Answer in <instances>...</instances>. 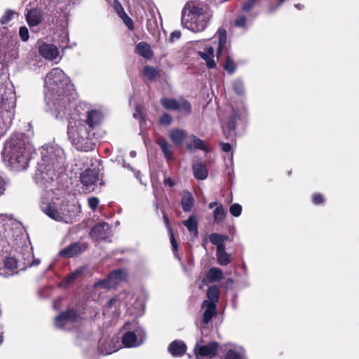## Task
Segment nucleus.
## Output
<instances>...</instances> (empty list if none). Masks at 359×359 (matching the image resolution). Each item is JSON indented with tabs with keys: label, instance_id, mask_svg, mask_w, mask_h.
Segmentation results:
<instances>
[{
	"label": "nucleus",
	"instance_id": "nucleus-1",
	"mask_svg": "<svg viewBox=\"0 0 359 359\" xmlns=\"http://www.w3.org/2000/svg\"><path fill=\"white\" fill-rule=\"evenodd\" d=\"M44 95L48 110L55 118L69 114L75 104L73 85L69 78L58 67L52 69L44 79Z\"/></svg>",
	"mask_w": 359,
	"mask_h": 359
},
{
	"label": "nucleus",
	"instance_id": "nucleus-2",
	"mask_svg": "<svg viewBox=\"0 0 359 359\" xmlns=\"http://www.w3.org/2000/svg\"><path fill=\"white\" fill-rule=\"evenodd\" d=\"M103 118L102 113L97 109L86 111L85 118L74 114L68 121L67 136L77 150L88 151L94 149L95 129Z\"/></svg>",
	"mask_w": 359,
	"mask_h": 359
},
{
	"label": "nucleus",
	"instance_id": "nucleus-3",
	"mask_svg": "<svg viewBox=\"0 0 359 359\" xmlns=\"http://www.w3.org/2000/svg\"><path fill=\"white\" fill-rule=\"evenodd\" d=\"M33 150L29 137L16 133L5 142L1 154L6 166L19 172L27 168Z\"/></svg>",
	"mask_w": 359,
	"mask_h": 359
},
{
	"label": "nucleus",
	"instance_id": "nucleus-4",
	"mask_svg": "<svg viewBox=\"0 0 359 359\" xmlns=\"http://www.w3.org/2000/svg\"><path fill=\"white\" fill-rule=\"evenodd\" d=\"M212 17V12L205 4L191 1L182 9V25L192 32H201L206 29Z\"/></svg>",
	"mask_w": 359,
	"mask_h": 359
},
{
	"label": "nucleus",
	"instance_id": "nucleus-5",
	"mask_svg": "<svg viewBox=\"0 0 359 359\" xmlns=\"http://www.w3.org/2000/svg\"><path fill=\"white\" fill-rule=\"evenodd\" d=\"M15 93L12 85L0 88V137L11 127L15 107Z\"/></svg>",
	"mask_w": 359,
	"mask_h": 359
},
{
	"label": "nucleus",
	"instance_id": "nucleus-6",
	"mask_svg": "<svg viewBox=\"0 0 359 359\" xmlns=\"http://www.w3.org/2000/svg\"><path fill=\"white\" fill-rule=\"evenodd\" d=\"M207 299L201 304L202 317L199 323V328L202 337L208 335L210 323L217 314L216 303L219 299V289L216 285L210 286L207 291Z\"/></svg>",
	"mask_w": 359,
	"mask_h": 359
},
{
	"label": "nucleus",
	"instance_id": "nucleus-7",
	"mask_svg": "<svg viewBox=\"0 0 359 359\" xmlns=\"http://www.w3.org/2000/svg\"><path fill=\"white\" fill-rule=\"evenodd\" d=\"M53 195L52 189L42 194L39 204L41 210L52 219L67 223V214L63 208L62 201L59 198H54Z\"/></svg>",
	"mask_w": 359,
	"mask_h": 359
},
{
	"label": "nucleus",
	"instance_id": "nucleus-8",
	"mask_svg": "<svg viewBox=\"0 0 359 359\" xmlns=\"http://www.w3.org/2000/svg\"><path fill=\"white\" fill-rule=\"evenodd\" d=\"M41 161L46 165L50 166L58 172L65 170V158L63 149L56 144L44 145L41 149Z\"/></svg>",
	"mask_w": 359,
	"mask_h": 359
},
{
	"label": "nucleus",
	"instance_id": "nucleus-9",
	"mask_svg": "<svg viewBox=\"0 0 359 359\" xmlns=\"http://www.w3.org/2000/svg\"><path fill=\"white\" fill-rule=\"evenodd\" d=\"M22 234L20 224L13 218L0 215V241L5 240L11 245Z\"/></svg>",
	"mask_w": 359,
	"mask_h": 359
},
{
	"label": "nucleus",
	"instance_id": "nucleus-10",
	"mask_svg": "<svg viewBox=\"0 0 359 359\" xmlns=\"http://www.w3.org/2000/svg\"><path fill=\"white\" fill-rule=\"evenodd\" d=\"M126 329L133 328V331H128L122 337V344L127 348L137 347L143 344L146 339L144 330L137 325L136 323H127L125 324Z\"/></svg>",
	"mask_w": 359,
	"mask_h": 359
},
{
	"label": "nucleus",
	"instance_id": "nucleus-11",
	"mask_svg": "<svg viewBox=\"0 0 359 359\" xmlns=\"http://www.w3.org/2000/svg\"><path fill=\"white\" fill-rule=\"evenodd\" d=\"M55 169L39 162L34 175V180L39 187L48 188L53 180L61 174Z\"/></svg>",
	"mask_w": 359,
	"mask_h": 359
},
{
	"label": "nucleus",
	"instance_id": "nucleus-12",
	"mask_svg": "<svg viewBox=\"0 0 359 359\" xmlns=\"http://www.w3.org/2000/svg\"><path fill=\"white\" fill-rule=\"evenodd\" d=\"M80 320V315L74 309H71L55 317V325L59 329L69 330L76 327Z\"/></svg>",
	"mask_w": 359,
	"mask_h": 359
},
{
	"label": "nucleus",
	"instance_id": "nucleus-13",
	"mask_svg": "<svg viewBox=\"0 0 359 359\" xmlns=\"http://www.w3.org/2000/svg\"><path fill=\"white\" fill-rule=\"evenodd\" d=\"M121 347L119 339L115 334L103 336L99 341L98 350L102 355H110Z\"/></svg>",
	"mask_w": 359,
	"mask_h": 359
},
{
	"label": "nucleus",
	"instance_id": "nucleus-14",
	"mask_svg": "<svg viewBox=\"0 0 359 359\" xmlns=\"http://www.w3.org/2000/svg\"><path fill=\"white\" fill-rule=\"evenodd\" d=\"M20 265V270L25 271L27 268L38 266L41 263L39 259L34 257L32 249L28 247L22 248L15 257Z\"/></svg>",
	"mask_w": 359,
	"mask_h": 359
},
{
	"label": "nucleus",
	"instance_id": "nucleus-15",
	"mask_svg": "<svg viewBox=\"0 0 359 359\" xmlns=\"http://www.w3.org/2000/svg\"><path fill=\"white\" fill-rule=\"evenodd\" d=\"M219 344L216 341H211L207 344H203L201 339L194 346V353L196 358L199 357H214L217 355Z\"/></svg>",
	"mask_w": 359,
	"mask_h": 359
},
{
	"label": "nucleus",
	"instance_id": "nucleus-16",
	"mask_svg": "<svg viewBox=\"0 0 359 359\" xmlns=\"http://www.w3.org/2000/svg\"><path fill=\"white\" fill-rule=\"evenodd\" d=\"M90 236L96 241H109L111 236L110 226L105 222L98 224L94 226L90 232Z\"/></svg>",
	"mask_w": 359,
	"mask_h": 359
},
{
	"label": "nucleus",
	"instance_id": "nucleus-17",
	"mask_svg": "<svg viewBox=\"0 0 359 359\" xmlns=\"http://www.w3.org/2000/svg\"><path fill=\"white\" fill-rule=\"evenodd\" d=\"M99 180V172L96 169H87L80 175V181L85 189H94L95 183Z\"/></svg>",
	"mask_w": 359,
	"mask_h": 359
},
{
	"label": "nucleus",
	"instance_id": "nucleus-18",
	"mask_svg": "<svg viewBox=\"0 0 359 359\" xmlns=\"http://www.w3.org/2000/svg\"><path fill=\"white\" fill-rule=\"evenodd\" d=\"M39 51L42 57L49 60H53L59 55L57 48L51 43H42L39 45Z\"/></svg>",
	"mask_w": 359,
	"mask_h": 359
},
{
	"label": "nucleus",
	"instance_id": "nucleus-19",
	"mask_svg": "<svg viewBox=\"0 0 359 359\" xmlns=\"http://www.w3.org/2000/svg\"><path fill=\"white\" fill-rule=\"evenodd\" d=\"M187 345L181 340L172 341L168 347V352L175 358L181 357L187 351Z\"/></svg>",
	"mask_w": 359,
	"mask_h": 359
},
{
	"label": "nucleus",
	"instance_id": "nucleus-20",
	"mask_svg": "<svg viewBox=\"0 0 359 359\" xmlns=\"http://www.w3.org/2000/svg\"><path fill=\"white\" fill-rule=\"evenodd\" d=\"M83 250L80 243H74L59 252V255L62 257H72L81 253Z\"/></svg>",
	"mask_w": 359,
	"mask_h": 359
},
{
	"label": "nucleus",
	"instance_id": "nucleus-21",
	"mask_svg": "<svg viewBox=\"0 0 359 359\" xmlns=\"http://www.w3.org/2000/svg\"><path fill=\"white\" fill-rule=\"evenodd\" d=\"M25 17L29 26L35 27L41 23L43 18V13L39 8H33L27 13Z\"/></svg>",
	"mask_w": 359,
	"mask_h": 359
},
{
	"label": "nucleus",
	"instance_id": "nucleus-22",
	"mask_svg": "<svg viewBox=\"0 0 359 359\" xmlns=\"http://www.w3.org/2000/svg\"><path fill=\"white\" fill-rule=\"evenodd\" d=\"M157 144L160 147L166 160L168 161H172L174 159L172 146L163 137L158 138Z\"/></svg>",
	"mask_w": 359,
	"mask_h": 359
},
{
	"label": "nucleus",
	"instance_id": "nucleus-23",
	"mask_svg": "<svg viewBox=\"0 0 359 359\" xmlns=\"http://www.w3.org/2000/svg\"><path fill=\"white\" fill-rule=\"evenodd\" d=\"M4 268L8 271L10 276L18 273L20 270L19 262L16 257H8L4 261Z\"/></svg>",
	"mask_w": 359,
	"mask_h": 359
},
{
	"label": "nucleus",
	"instance_id": "nucleus-24",
	"mask_svg": "<svg viewBox=\"0 0 359 359\" xmlns=\"http://www.w3.org/2000/svg\"><path fill=\"white\" fill-rule=\"evenodd\" d=\"M226 44V32L225 29L218 30V46L217 50V57L220 59L224 53H227Z\"/></svg>",
	"mask_w": 359,
	"mask_h": 359
},
{
	"label": "nucleus",
	"instance_id": "nucleus-25",
	"mask_svg": "<svg viewBox=\"0 0 359 359\" xmlns=\"http://www.w3.org/2000/svg\"><path fill=\"white\" fill-rule=\"evenodd\" d=\"M126 272L124 269H116L109 273L107 276L112 288L126 278Z\"/></svg>",
	"mask_w": 359,
	"mask_h": 359
},
{
	"label": "nucleus",
	"instance_id": "nucleus-26",
	"mask_svg": "<svg viewBox=\"0 0 359 359\" xmlns=\"http://www.w3.org/2000/svg\"><path fill=\"white\" fill-rule=\"evenodd\" d=\"M169 136L172 143L176 146H181L187 137V133L184 130L175 128L170 131Z\"/></svg>",
	"mask_w": 359,
	"mask_h": 359
},
{
	"label": "nucleus",
	"instance_id": "nucleus-27",
	"mask_svg": "<svg viewBox=\"0 0 359 359\" xmlns=\"http://www.w3.org/2000/svg\"><path fill=\"white\" fill-rule=\"evenodd\" d=\"M198 55L205 61L206 65L208 68L212 69L216 67V63L213 59L214 57V48L211 46L206 48L205 51H199Z\"/></svg>",
	"mask_w": 359,
	"mask_h": 359
},
{
	"label": "nucleus",
	"instance_id": "nucleus-28",
	"mask_svg": "<svg viewBox=\"0 0 359 359\" xmlns=\"http://www.w3.org/2000/svg\"><path fill=\"white\" fill-rule=\"evenodd\" d=\"M135 53L148 60L151 59L154 56L150 46L145 42H140L136 45Z\"/></svg>",
	"mask_w": 359,
	"mask_h": 359
},
{
	"label": "nucleus",
	"instance_id": "nucleus-29",
	"mask_svg": "<svg viewBox=\"0 0 359 359\" xmlns=\"http://www.w3.org/2000/svg\"><path fill=\"white\" fill-rule=\"evenodd\" d=\"M128 311L135 317L141 316L144 311V302L142 298L137 297L133 304L128 307Z\"/></svg>",
	"mask_w": 359,
	"mask_h": 359
},
{
	"label": "nucleus",
	"instance_id": "nucleus-30",
	"mask_svg": "<svg viewBox=\"0 0 359 359\" xmlns=\"http://www.w3.org/2000/svg\"><path fill=\"white\" fill-rule=\"evenodd\" d=\"M224 359H246L245 352L241 347H234L227 351Z\"/></svg>",
	"mask_w": 359,
	"mask_h": 359
},
{
	"label": "nucleus",
	"instance_id": "nucleus-31",
	"mask_svg": "<svg viewBox=\"0 0 359 359\" xmlns=\"http://www.w3.org/2000/svg\"><path fill=\"white\" fill-rule=\"evenodd\" d=\"M193 171L194 177L200 180H203L208 177V170L204 165L199 162L193 163Z\"/></svg>",
	"mask_w": 359,
	"mask_h": 359
},
{
	"label": "nucleus",
	"instance_id": "nucleus-32",
	"mask_svg": "<svg viewBox=\"0 0 359 359\" xmlns=\"http://www.w3.org/2000/svg\"><path fill=\"white\" fill-rule=\"evenodd\" d=\"M182 224L194 237L198 236V220L194 215H191L187 219L184 220Z\"/></svg>",
	"mask_w": 359,
	"mask_h": 359
},
{
	"label": "nucleus",
	"instance_id": "nucleus-33",
	"mask_svg": "<svg viewBox=\"0 0 359 359\" xmlns=\"http://www.w3.org/2000/svg\"><path fill=\"white\" fill-rule=\"evenodd\" d=\"M228 239V236L217 233H212L209 236L210 242L217 246V250L225 247L224 242Z\"/></svg>",
	"mask_w": 359,
	"mask_h": 359
},
{
	"label": "nucleus",
	"instance_id": "nucleus-34",
	"mask_svg": "<svg viewBox=\"0 0 359 359\" xmlns=\"http://www.w3.org/2000/svg\"><path fill=\"white\" fill-rule=\"evenodd\" d=\"M194 199L189 191H184L182 198V207L184 212L191 211L194 205Z\"/></svg>",
	"mask_w": 359,
	"mask_h": 359
},
{
	"label": "nucleus",
	"instance_id": "nucleus-35",
	"mask_svg": "<svg viewBox=\"0 0 359 359\" xmlns=\"http://www.w3.org/2000/svg\"><path fill=\"white\" fill-rule=\"evenodd\" d=\"M207 278L212 283L218 282L223 278V272L219 268L212 267L207 272Z\"/></svg>",
	"mask_w": 359,
	"mask_h": 359
},
{
	"label": "nucleus",
	"instance_id": "nucleus-36",
	"mask_svg": "<svg viewBox=\"0 0 359 359\" xmlns=\"http://www.w3.org/2000/svg\"><path fill=\"white\" fill-rule=\"evenodd\" d=\"M216 256L217 259V263L221 266H226L231 262L229 255L225 251V247L217 250Z\"/></svg>",
	"mask_w": 359,
	"mask_h": 359
},
{
	"label": "nucleus",
	"instance_id": "nucleus-37",
	"mask_svg": "<svg viewBox=\"0 0 359 359\" xmlns=\"http://www.w3.org/2000/svg\"><path fill=\"white\" fill-rule=\"evenodd\" d=\"M239 120L240 116L236 110L233 109L229 120L225 124V127L229 130H234L236 127L237 122Z\"/></svg>",
	"mask_w": 359,
	"mask_h": 359
},
{
	"label": "nucleus",
	"instance_id": "nucleus-38",
	"mask_svg": "<svg viewBox=\"0 0 359 359\" xmlns=\"http://www.w3.org/2000/svg\"><path fill=\"white\" fill-rule=\"evenodd\" d=\"M214 220L216 223L222 222L226 216V212L222 205H219L216 207L213 212Z\"/></svg>",
	"mask_w": 359,
	"mask_h": 359
},
{
	"label": "nucleus",
	"instance_id": "nucleus-39",
	"mask_svg": "<svg viewBox=\"0 0 359 359\" xmlns=\"http://www.w3.org/2000/svg\"><path fill=\"white\" fill-rule=\"evenodd\" d=\"M177 111L183 114L185 116H188L191 112V104L185 100H180L177 104Z\"/></svg>",
	"mask_w": 359,
	"mask_h": 359
},
{
	"label": "nucleus",
	"instance_id": "nucleus-40",
	"mask_svg": "<svg viewBox=\"0 0 359 359\" xmlns=\"http://www.w3.org/2000/svg\"><path fill=\"white\" fill-rule=\"evenodd\" d=\"M190 138L192 140V143L187 144V147L189 149H192L193 147L201 150H206L205 142L195 135H191Z\"/></svg>",
	"mask_w": 359,
	"mask_h": 359
},
{
	"label": "nucleus",
	"instance_id": "nucleus-41",
	"mask_svg": "<svg viewBox=\"0 0 359 359\" xmlns=\"http://www.w3.org/2000/svg\"><path fill=\"white\" fill-rule=\"evenodd\" d=\"M178 102L179 100L167 97H163L161 100V103L164 108H165L168 110L173 111H177Z\"/></svg>",
	"mask_w": 359,
	"mask_h": 359
},
{
	"label": "nucleus",
	"instance_id": "nucleus-42",
	"mask_svg": "<svg viewBox=\"0 0 359 359\" xmlns=\"http://www.w3.org/2000/svg\"><path fill=\"white\" fill-rule=\"evenodd\" d=\"M233 88L234 92L238 95H243L245 94V87L243 81L237 79H235L232 83Z\"/></svg>",
	"mask_w": 359,
	"mask_h": 359
},
{
	"label": "nucleus",
	"instance_id": "nucleus-43",
	"mask_svg": "<svg viewBox=\"0 0 359 359\" xmlns=\"http://www.w3.org/2000/svg\"><path fill=\"white\" fill-rule=\"evenodd\" d=\"M143 74L151 81L154 80L158 76V72L151 66H146L144 68Z\"/></svg>",
	"mask_w": 359,
	"mask_h": 359
},
{
	"label": "nucleus",
	"instance_id": "nucleus-44",
	"mask_svg": "<svg viewBox=\"0 0 359 359\" xmlns=\"http://www.w3.org/2000/svg\"><path fill=\"white\" fill-rule=\"evenodd\" d=\"M121 11H117V13H118L119 16L122 18L123 22L126 25V27L130 29H133V22L132 19L128 17L126 13L123 11V8L121 7Z\"/></svg>",
	"mask_w": 359,
	"mask_h": 359
},
{
	"label": "nucleus",
	"instance_id": "nucleus-45",
	"mask_svg": "<svg viewBox=\"0 0 359 359\" xmlns=\"http://www.w3.org/2000/svg\"><path fill=\"white\" fill-rule=\"evenodd\" d=\"M224 69L229 74H233L236 71V65L229 55L226 56V61L223 65Z\"/></svg>",
	"mask_w": 359,
	"mask_h": 359
},
{
	"label": "nucleus",
	"instance_id": "nucleus-46",
	"mask_svg": "<svg viewBox=\"0 0 359 359\" xmlns=\"http://www.w3.org/2000/svg\"><path fill=\"white\" fill-rule=\"evenodd\" d=\"M15 14V11L11 9H7L4 15L0 19L1 25H6L13 18Z\"/></svg>",
	"mask_w": 359,
	"mask_h": 359
},
{
	"label": "nucleus",
	"instance_id": "nucleus-47",
	"mask_svg": "<svg viewBox=\"0 0 359 359\" xmlns=\"http://www.w3.org/2000/svg\"><path fill=\"white\" fill-rule=\"evenodd\" d=\"M124 295L125 294H119L118 297H116L109 299L107 303L109 309H112L113 307L116 309L117 307L120 306L121 304L122 296Z\"/></svg>",
	"mask_w": 359,
	"mask_h": 359
},
{
	"label": "nucleus",
	"instance_id": "nucleus-48",
	"mask_svg": "<svg viewBox=\"0 0 359 359\" xmlns=\"http://www.w3.org/2000/svg\"><path fill=\"white\" fill-rule=\"evenodd\" d=\"M94 287L95 288H107V289L112 288L111 285H110L109 280L108 277L96 282L94 284Z\"/></svg>",
	"mask_w": 359,
	"mask_h": 359
},
{
	"label": "nucleus",
	"instance_id": "nucleus-49",
	"mask_svg": "<svg viewBox=\"0 0 359 359\" xmlns=\"http://www.w3.org/2000/svg\"><path fill=\"white\" fill-rule=\"evenodd\" d=\"M235 26L238 27H242V28H247L248 25V20H247V17L243 15H239L236 20H235Z\"/></svg>",
	"mask_w": 359,
	"mask_h": 359
},
{
	"label": "nucleus",
	"instance_id": "nucleus-50",
	"mask_svg": "<svg viewBox=\"0 0 359 359\" xmlns=\"http://www.w3.org/2000/svg\"><path fill=\"white\" fill-rule=\"evenodd\" d=\"M229 212L231 215L238 217L242 212V206L238 203H233L230 206Z\"/></svg>",
	"mask_w": 359,
	"mask_h": 359
},
{
	"label": "nucleus",
	"instance_id": "nucleus-51",
	"mask_svg": "<svg viewBox=\"0 0 359 359\" xmlns=\"http://www.w3.org/2000/svg\"><path fill=\"white\" fill-rule=\"evenodd\" d=\"M122 166L124 168L128 169V170H130L135 175V177L139 180L140 183H142L141 177H140V172L139 170H136L135 168H133L130 164L127 163L125 160L123 161Z\"/></svg>",
	"mask_w": 359,
	"mask_h": 359
},
{
	"label": "nucleus",
	"instance_id": "nucleus-52",
	"mask_svg": "<svg viewBox=\"0 0 359 359\" xmlns=\"http://www.w3.org/2000/svg\"><path fill=\"white\" fill-rule=\"evenodd\" d=\"M258 0H247L242 5V11L244 12H250L252 8L256 5Z\"/></svg>",
	"mask_w": 359,
	"mask_h": 359
},
{
	"label": "nucleus",
	"instance_id": "nucleus-53",
	"mask_svg": "<svg viewBox=\"0 0 359 359\" xmlns=\"http://www.w3.org/2000/svg\"><path fill=\"white\" fill-rule=\"evenodd\" d=\"M19 36L22 41H27L29 39V30L27 27L21 26L19 29Z\"/></svg>",
	"mask_w": 359,
	"mask_h": 359
},
{
	"label": "nucleus",
	"instance_id": "nucleus-54",
	"mask_svg": "<svg viewBox=\"0 0 359 359\" xmlns=\"http://www.w3.org/2000/svg\"><path fill=\"white\" fill-rule=\"evenodd\" d=\"M133 116L135 118L140 120V126L142 125V122L144 121V117L142 112V107L140 105H137L135 108V112L133 114Z\"/></svg>",
	"mask_w": 359,
	"mask_h": 359
},
{
	"label": "nucleus",
	"instance_id": "nucleus-55",
	"mask_svg": "<svg viewBox=\"0 0 359 359\" xmlns=\"http://www.w3.org/2000/svg\"><path fill=\"white\" fill-rule=\"evenodd\" d=\"M172 122V117L167 113H165L159 119V123L161 125L168 126Z\"/></svg>",
	"mask_w": 359,
	"mask_h": 359
},
{
	"label": "nucleus",
	"instance_id": "nucleus-56",
	"mask_svg": "<svg viewBox=\"0 0 359 359\" xmlns=\"http://www.w3.org/2000/svg\"><path fill=\"white\" fill-rule=\"evenodd\" d=\"M147 27L149 32H151L156 27H157V20L154 16L151 19H149L147 20Z\"/></svg>",
	"mask_w": 359,
	"mask_h": 359
},
{
	"label": "nucleus",
	"instance_id": "nucleus-57",
	"mask_svg": "<svg viewBox=\"0 0 359 359\" xmlns=\"http://www.w3.org/2000/svg\"><path fill=\"white\" fill-rule=\"evenodd\" d=\"M312 201L315 205L322 204L324 201L323 196L320 194H314L312 196Z\"/></svg>",
	"mask_w": 359,
	"mask_h": 359
},
{
	"label": "nucleus",
	"instance_id": "nucleus-58",
	"mask_svg": "<svg viewBox=\"0 0 359 359\" xmlns=\"http://www.w3.org/2000/svg\"><path fill=\"white\" fill-rule=\"evenodd\" d=\"M99 200L96 197L88 198V205L92 210H95L98 205Z\"/></svg>",
	"mask_w": 359,
	"mask_h": 359
},
{
	"label": "nucleus",
	"instance_id": "nucleus-59",
	"mask_svg": "<svg viewBox=\"0 0 359 359\" xmlns=\"http://www.w3.org/2000/svg\"><path fill=\"white\" fill-rule=\"evenodd\" d=\"M81 274V272L79 271H76L75 272L72 273L71 275H69L67 278V282L69 283L73 282L75 279H76Z\"/></svg>",
	"mask_w": 359,
	"mask_h": 359
},
{
	"label": "nucleus",
	"instance_id": "nucleus-60",
	"mask_svg": "<svg viewBox=\"0 0 359 359\" xmlns=\"http://www.w3.org/2000/svg\"><path fill=\"white\" fill-rule=\"evenodd\" d=\"M181 37V32L180 31H174L171 33L170 36V41H174L177 39H179Z\"/></svg>",
	"mask_w": 359,
	"mask_h": 359
},
{
	"label": "nucleus",
	"instance_id": "nucleus-61",
	"mask_svg": "<svg viewBox=\"0 0 359 359\" xmlns=\"http://www.w3.org/2000/svg\"><path fill=\"white\" fill-rule=\"evenodd\" d=\"M6 181L0 175V196L4 194V191L6 189Z\"/></svg>",
	"mask_w": 359,
	"mask_h": 359
},
{
	"label": "nucleus",
	"instance_id": "nucleus-62",
	"mask_svg": "<svg viewBox=\"0 0 359 359\" xmlns=\"http://www.w3.org/2000/svg\"><path fill=\"white\" fill-rule=\"evenodd\" d=\"M222 149L224 152H229L231 149V146L229 143H222Z\"/></svg>",
	"mask_w": 359,
	"mask_h": 359
},
{
	"label": "nucleus",
	"instance_id": "nucleus-63",
	"mask_svg": "<svg viewBox=\"0 0 359 359\" xmlns=\"http://www.w3.org/2000/svg\"><path fill=\"white\" fill-rule=\"evenodd\" d=\"M164 184L165 186L172 187L175 185V182L171 178L168 177L164 180Z\"/></svg>",
	"mask_w": 359,
	"mask_h": 359
},
{
	"label": "nucleus",
	"instance_id": "nucleus-64",
	"mask_svg": "<svg viewBox=\"0 0 359 359\" xmlns=\"http://www.w3.org/2000/svg\"><path fill=\"white\" fill-rule=\"evenodd\" d=\"M170 242H171V245H172V247L173 248V250L175 251L177 250V242L175 240L173 236L171 234L170 236Z\"/></svg>",
	"mask_w": 359,
	"mask_h": 359
}]
</instances>
